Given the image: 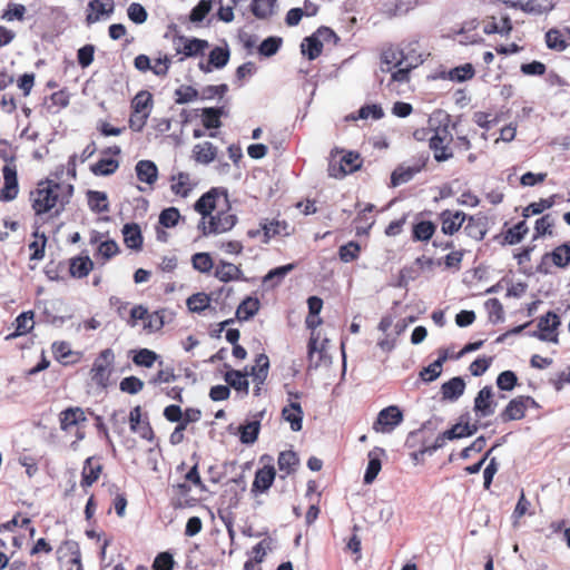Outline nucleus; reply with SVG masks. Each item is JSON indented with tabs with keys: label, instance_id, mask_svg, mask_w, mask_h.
<instances>
[{
	"label": "nucleus",
	"instance_id": "obj_1",
	"mask_svg": "<svg viewBox=\"0 0 570 570\" xmlns=\"http://www.w3.org/2000/svg\"><path fill=\"white\" fill-rule=\"evenodd\" d=\"M194 209L202 216L198 229L205 236L226 233L237 222L236 215L230 212L228 194L225 188H210L196 200Z\"/></svg>",
	"mask_w": 570,
	"mask_h": 570
},
{
	"label": "nucleus",
	"instance_id": "obj_2",
	"mask_svg": "<svg viewBox=\"0 0 570 570\" xmlns=\"http://www.w3.org/2000/svg\"><path fill=\"white\" fill-rule=\"evenodd\" d=\"M72 195L71 184L46 178L38 181L36 188L30 191L29 200L36 216L48 214L50 217H58L70 203Z\"/></svg>",
	"mask_w": 570,
	"mask_h": 570
},
{
	"label": "nucleus",
	"instance_id": "obj_3",
	"mask_svg": "<svg viewBox=\"0 0 570 570\" xmlns=\"http://www.w3.org/2000/svg\"><path fill=\"white\" fill-rule=\"evenodd\" d=\"M60 430L67 435H73L75 440L70 443L73 451L79 449V443L86 438V426L88 419L86 410L80 406H69L58 414Z\"/></svg>",
	"mask_w": 570,
	"mask_h": 570
},
{
	"label": "nucleus",
	"instance_id": "obj_4",
	"mask_svg": "<svg viewBox=\"0 0 570 570\" xmlns=\"http://www.w3.org/2000/svg\"><path fill=\"white\" fill-rule=\"evenodd\" d=\"M115 366V353L111 348L102 350L90 368V379L100 389H107Z\"/></svg>",
	"mask_w": 570,
	"mask_h": 570
},
{
	"label": "nucleus",
	"instance_id": "obj_5",
	"mask_svg": "<svg viewBox=\"0 0 570 570\" xmlns=\"http://www.w3.org/2000/svg\"><path fill=\"white\" fill-rule=\"evenodd\" d=\"M452 140V135L446 127L433 129L429 137V147L433 151L436 161H446L453 157V150L450 146Z\"/></svg>",
	"mask_w": 570,
	"mask_h": 570
},
{
	"label": "nucleus",
	"instance_id": "obj_6",
	"mask_svg": "<svg viewBox=\"0 0 570 570\" xmlns=\"http://www.w3.org/2000/svg\"><path fill=\"white\" fill-rule=\"evenodd\" d=\"M403 412L397 405L381 410L373 423V430L379 433H390L403 421Z\"/></svg>",
	"mask_w": 570,
	"mask_h": 570
},
{
	"label": "nucleus",
	"instance_id": "obj_7",
	"mask_svg": "<svg viewBox=\"0 0 570 570\" xmlns=\"http://www.w3.org/2000/svg\"><path fill=\"white\" fill-rule=\"evenodd\" d=\"M414 58L411 52L405 53L399 46L389 45L381 51V70L390 72L393 69L403 66L404 62Z\"/></svg>",
	"mask_w": 570,
	"mask_h": 570
},
{
	"label": "nucleus",
	"instance_id": "obj_8",
	"mask_svg": "<svg viewBox=\"0 0 570 570\" xmlns=\"http://www.w3.org/2000/svg\"><path fill=\"white\" fill-rule=\"evenodd\" d=\"M129 424L131 432L137 433L141 439L149 442L155 440V432L151 428L149 419L147 414L142 415L140 405H136L130 410Z\"/></svg>",
	"mask_w": 570,
	"mask_h": 570
},
{
	"label": "nucleus",
	"instance_id": "obj_9",
	"mask_svg": "<svg viewBox=\"0 0 570 570\" xmlns=\"http://www.w3.org/2000/svg\"><path fill=\"white\" fill-rule=\"evenodd\" d=\"M3 186L0 189V200L11 202L17 198L19 193V185L17 178V167L11 159L2 168Z\"/></svg>",
	"mask_w": 570,
	"mask_h": 570
},
{
	"label": "nucleus",
	"instance_id": "obj_10",
	"mask_svg": "<svg viewBox=\"0 0 570 570\" xmlns=\"http://www.w3.org/2000/svg\"><path fill=\"white\" fill-rule=\"evenodd\" d=\"M362 159L358 153L348 151L340 160L338 164L330 163L328 175L334 178L344 177L360 169Z\"/></svg>",
	"mask_w": 570,
	"mask_h": 570
},
{
	"label": "nucleus",
	"instance_id": "obj_11",
	"mask_svg": "<svg viewBox=\"0 0 570 570\" xmlns=\"http://www.w3.org/2000/svg\"><path fill=\"white\" fill-rule=\"evenodd\" d=\"M559 325V316L554 312L549 311L538 320V333H535V336L541 341L557 343Z\"/></svg>",
	"mask_w": 570,
	"mask_h": 570
},
{
	"label": "nucleus",
	"instance_id": "obj_12",
	"mask_svg": "<svg viewBox=\"0 0 570 570\" xmlns=\"http://www.w3.org/2000/svg\"><path fill=\"white\" fill-rule=\"evenodd\" d=\"M438 220L441 224V232L452 236L462 228L466 214L462 210L444 209L438 215Z\"/></svg>",
	"mask_w": 570,
	"mask_h": 570
},
{
	"label": "nucleus",
	"instance_id": "obj_13",
	"mask_svg": "<svg viewBox=\"0 0 570 570\" xmlns=\"http://www.w3.org/2000/svg\"><path fill=\"white\" fill-rule=\"evenodd\" d=\"M505 3L513 9H519L524 13L541 16L550 12L554 8L552 0H508Z\"/></svg>",
	"mask_w": 570,
	"mask_h": 570
},
{
	"label": "nucleus",
	"instance_id": "obj_14",
	"mask_svg": "<svg viewBox=\"0 0 570 570\" xmlns=\"http://www.w3.org/2000/svg\"><path fill=\"white\" fill-rule=\"evenodd\" d=\"M495 406L492 386L487 385L482 387L474 399L473 410L475 415L480 419L488 417L494 413Z\"/></svg>",
	"mask_w": 570,
	"mask_h": 570
},
{
	"label": "nucleus",
	"instance_id": "obj_15",
	"mask_svg": "<svg viewBox=\"0 0 570 570\" xmlns=\"http://www.w3.org/2000/svg\"><path fill=\"white\" fill-rule=\"evenodd\" d=\"M102 470L104 466L100 463L99 458L89 456L83 461L81 469L80 485L85 490V492H87V489L99 480Z\"/></svg>",
	"mask_w": 570,
	"mask_h": 570
},
{
	"label": "nucleus",
	"instance_id": "obj_16",
	"mask_svg": "<svg viewBox=\"0 0 570 570\" xmlns=\"http://www.w3.org/2000/svg\"><path fill=\"white\" fill-rule=\"evenodd\" d=\"M214 276L222 283L247 281L240 265H235L224 259H220L215 266Z\"/></svg>",
	"mask_w": 570,
	"mask_h": 570
},
{
	"label": "nucleus",
	"instance_id": "obj_17",
	"mask_svg": "<svg viewBox=\"0 0 570 570\" xmlns=\"http://www.w3.org/2000/svg\"><path fill=\"white\" fill-rule=\"evenodd\" d=\"M230 58V50L227 45L224 47H215L210 50L208 55L207 63L200 62L199 69L203 72H212L213 69H222L224 68Z\"/></svg>",
	"mask_w": 570,
	"mask_h": 570
},
{
	"label": "nucleus",
	"instance_id": "obj_18",
	"mask_svg": "<svg viewBox=\"0 0 570 570\" xmlns=\"http://www.w3.org/2000/svg\"><path fill=\"white\" fill-rule=\"evenodd\" d=\"M478 431L476 425H470L456 423L451 429L444 431L443 433L439 434L435 439L434 449L441 448L444 445L446 440H455V439H462L466 436L473 435Z\"/></svg>",
	"mask_w": 570,
	"mask_h": 570
},
{
	"label": "nucleus",
	"instance_id": "obj_19",
	"mask_svg": "<svg viewBox=\"0 0 570 570\" xmlns=\"http://www.w3.org/2000/svg\"><path fill=\"white\" fill-rule=\"evenodd\" d=\"M552 264L564 269L570 265V244L563 243L542 256L541 265Z\"/></svg>",
	"mask_w": 570,
	"mask_h": 570
},
{
	"label": "nucleus",
	"instance_id": "obj_20",
	"mask_svg": "<svg viewBox=\"0 0 570 570\" xmlns=\"http://www.w3.org/2000/svg\"><path fill=\"white\" fill-rule=\"evenodd\" d=\"M482 30L485 35L499 33L507 37L513 30L512 20L508 14L501 17L500 21L493 16L487 17L482 21Z\"/></svg>",
	"mask_w": 570,
	"mask_h": 570
},
{
	"label": "nucleus",
	"instance_id": "obj_21",
	"mask_svg": "<svg viewBox=\"0 0 570 570\" xmlns=\"http://www.w3.org/2000/svg\"><path fill=\"white\" fill-rule=\"evenodd\" d=\"M466 224L464 225V233L475 239L482 240L488 232V218L481 214L479 215H466Z\"/></svg>",
	"mask_w": 570,
	"mask_h": 570
},
{
	"label": "nucleus",
	"instance_id": "obj_22",
	"mask_svg": "<svg viewBox=\"0 0 570 570\" xmlns=\"http://www.w3.org/2000/svg\"><path fill=\"white\" fill-rule=\"evenodd\" d=\"M177 39L184 45L183 48H177V53H183L184 58L196 57L203 55L204 51L209 47L207 40L198 38H187L185 36H178Z\"/></svg>",
	"mask_w": 570,
	"mask_h": 570
},
{
	"label": "nucleus",
	"instance_id": "obj_23",
	"mask_svg": "<svg viewBox=\"0 0 570 570\" xmlns=\"http://www.w3.org/2000/svg\"><path fill=\"white\" fill-rule=\"evenodd\" d=\"M547 47L551 50L563 51L570 46V29L552 28L546 33Z\"/></svg>",
	"mask_w": 570,
	"mask_h": 570
},
{
	"label": "nucleus",
	"instance_id": "obj_24",
	"mask_svg": "<svg viewBox=\"0 0 570 570\" xmlns=\"http://www.w3.org/2000/svg\"><path fill=\"white\" fill-rule=\"evenodd\" d=\"M528 232H529V227H528L525 220H521L518 224H515L514 226L502 232L500 235H497L495 239L501 245H515V244L521 243V240L525 237Z\"/></svg>",
	"mask_w": 570,
	"mask_h": 570
},
{
	"label": "nucleus",
	"instance_id": "obj_25",
	"mask_svg": "<svg viewBox=\"0 0 570 570\" xmlns=\"http://www.w3.org/2000/svg\"><path fill=\"white\" fill-rule=\"evenodd\" d=\"M425 160L421 159L413 166L401 165L394 169L391 175V183L393 186H399L410 181L417 173L425 167Z\"/></svg>",
	"mask_w": 570,
	"mask_h": 570
},
{
	"label": "nucleus",
	"instance_id": "obj_26",
	"mask_svg": "<svg viewBox=\"0 0 570 570\" xmlns=\"http://www.w3.org/2000/svg\"><path fill=\"white\" fill-rule=\"evenodd\" d=\"M269 368V358L266 354L262 353L256 356L255 365L250 366L248 375L253 376L257 387L254 390L255 395L259 394V385L264 384L267 379Z\"/></svg>",
	"mask_w": 570,
	"mask_h": 570
},
{
	"label": "nucleus",
	"instance_id": "obj_27",
	"mask_svg": "<svg viewBox=\"0 0 570 570\" xmlns=\"http://www.w3.org/2000/svg\"><path fill=\"white\" fill-rule=\"evenodd\" d=\"M35 313L32 311L23 312L19 314L12 325L14 331L6 336L7 341H11L19 336L26 335L33 330L35 326Z\"/></svg>",
	"mask_w": 570,
	"mask_h": 570
},
{
	"label": "nucleus",
	"instance_id": "obj_28",
	"mask_svg": "<svg viewBox=\"0 0 570 570\" xmlns=\"http://www.w3.org/2000/svg\"><path fill=\"white\" fill-rule=\"evenodd\" d=\"M248 370L245 367L244 371L239 370H229L225 373L224 380L229 387H233L235 391L247 395L249 392V382L247 380Z\"/></svg>",
	"mask_w": 570,
	"mask_h": 570
},
{
	"label": "nucleus",
	"instance_id": "obj_29",
	"mask_svg": "<svg viewBox=\"0 0 570 570\" xmlns=\"http://www.w3.org/2000/svg\"><path fill=\"white\" fill-rule=\"evenodd\" d=\"M303 409L297 401H291L288 405L282 410V417L291 424L294 432H298L303 428Z\"/></svg>",
	"mask_w": 570,
	"mask_h": 570
},
{
	"label": "nucleus",
	"instance_id": "obj_30",
	"mask_svg": "<svg viewBox=\"0 0 570 570\" xmlns=\"http://www.w3.org/2000/svg\"><path fill=\"white\" fill-rule=\"evenodd\" d=\"M194 187L195 183H193L188 173L180 171L170 177V189L176 196L186 198Z\"/></svg>",
	"mask_w": 570,
	"mask_h": 570
},
{
	"label": "nucleus",
	"instance_id": "obj_31",
	"mask_svg": "<svg viewBox=\"0 0 570 570\" xmlns=\"http://www.w3.org/2000/svg\"><path fill=\"white\" fill-rule=\"evenodd\" d=\"M275 469L273 465H265L258 469L252 484L253 492H265L268 490L275 480Z\"/></svg>",
	"mask_w": 570,
	"mask_h": 570
},
{
	"label": "nucleus",
	"instance_id": "obj_32",
	"mask_svg": "<svg viewBox=\"0 0 570 570\" xmlns=\"http://www.w3.org/2000/svg\"><path fill=\"white\" fill-rule=\"evenodd\" d=\"M122 236L125 245L134 250H140L144 244V237L138 224L129 223L122 227Z\"/></svg>",
	"mask_w": 570,
	"mask_h": 570
},
{
	"label": "nucleus",
	"instance_id": "obj_33",
	"mask_svg": "<svg viewBox=\"0 0 570 570\" xmlns=\"http://www.w3.org/2000/svg\"><path fill=\"white\" fill-rule=\"evenodd\" d=\"M525 416V405L522 401V396L519 395L512 399L504 410L500 413L502 422L518 421Z\"/></svg>",
	"mask_w": 570,
	"mask_h": 570
},
{
	"label": "nucleus",
	"instance_id": "obj_34",
	"mask_svg": "<svg viewBox=\"0 0 570 570\" xmlns=\"http://www.w3.org/2000/svg\"><path fill=\"white\" fill-rule=\"evenodd\" d=\"M114 12V4L110 3L108 8L100 0H91L87 7L86 23L91 26L98 22L101 17H109Z\"/></svg>",
	"mask_w": 570,
	"mask_h": 570
},
{
	"label": "nucleus",
	"instance_id": "obj_35",
	"mask_svg": "<svg viewBox=\"0 0 570 570\" xmlns=\"http://www.w3.org/2000/svg\"><path fill=\"white\" fill-rule=\"evenodd\" d=\"M217 157V147L210 141L197 144L193 148V158L196 163L208 165Z\"/></svg>",
	"mask_w": 570,
	"mask_h": 570
},
{
	"label": "nucleus",
	"instance_id": "obj_36",
	"mask_svg": "<svg viewBox=\"0 0 570 570\" xmlns=\"http://www.w3.org/2000/svg\"><path fill=\"white\" fill-rule=\"evenodd\" d=\"M465 390V382L462 377L455 376L444 382L441 386V394L443 400L456 401L463 395Z\"/></svg>",
	"mask_w": 570,
	"mask_h": 570
},
{
	"label": "nucleus",
	"instance_id": "obj_37",
	"mask_svg": "<svg viewBox=\"0 0 570 570\" xmlns=\"http://www.w3.org/2000/svg\"><path fill=\"white\" fill-rule=\"evenodd\" d=\"M51 351L53 357L62 365L75 364L79 360L78 357L72 358L77 355V353L71 350L70 344L66 341L53 342L51 345Z\"/></svg>",
	"mask_w": 570,
	"mask_h": 570
},
{
	"label": "nucleus",
	"instance_id": "obj_38",
	"mask_svg": "<svg viewBox=\"0 0 570 570\" xmlns=\"http://www.w3.org/2000/svg\"><path fill=\"white\" fill-rule=\"evenodd\" d=\"M94 269V262L89 256H77L70 259L69 273L75 278H83Z\"/></svg>",
	"mask_w": 570,
	"mask_h": 570
},
{
	"label": "nucleus",
	"instance_id": "obj_39",
	"mask_svg": "<svg viewBox=\"0 0 570 570\" xmlns=\"http://www.w3.org/2000/svg\"><path fill=\"white\" fill-rule=\"evenodd\" d=\"M191 488L187 483H177L171 487L173 498L171 505L175 509H183L193 505V499H189V492Z\"/></svg>",
	"mask_w": 570,
	"mask_h": 570
},
{
	"label": "nucleus",
	"instance_id": "obj_40",
	"mask_svg": "<svg viewBox=\"0 0 570 570\" xmlns=\"http://www.w3.org/2000/svg\"><path fill=\"white\" fill-rule=\"evenodd\" d=\"M384 454L383 449H374L368 452V464L364 474V483L371 484L377 476L382 468L380 455Z\"/></svg>",
	"mask_w": 570,
	"mask_h": 570
},
{
	"label": "nucleus",
	"instance_id": "obj_41",
	"mask_svg": "<svg viewBox=\"0 0 570 570\" xmlns=\"http://www.w3.org/2000/svg\"><path fill=\"white\" fill-rule=\"evenodd\" d=\"M136 174L140 181L153 185L158 178V168L151 160H139L136 164Z\"/></svg>",
	"mask_w": 570,
	"mask_h": 570
},
{
	"label": "nucleus",
	"instance_id": "obj_42",
	"mask_svg": "<svg viewBox=\"0 0 570 570\" xmlns=\"http://www.w3.org/2000/svg\"><path fill=\"white\" fill-rule=\"evenodd\" d=\"M261 307L259 299L256 297L247 296L240 302L236 309V317L239 321H247L255 316Z\"/></svg>",
	"mask_w": 570,
	"mask_h": 570
},
{
	"label": "nucleus",
	"instance_id": "obj_43",
	"mask_svg": "<svg viewBox=\"0 0 570 570\" xmlns=\"http://www.w3.org/2000/svg\"><path fill=\"white\" fill-rule=\"evenodd\" d=\"M436 230V225L431 220H421L412 227V239L414 242H429Z\"/></svg>",
	"mask_w": 570,
	"mask_h": 570
},
{
	"label": "nucleus",
	"instance_id": "obj_44",
	"mask_svg": "<svg viewBox=\"0 0 570 570\" xmlns=\"http://www.w3.org/2000/svg\"><path fill=\"white\" fill-rule=\"evenodd\" d=\"M89 208L97 214L109 212V202L107 194L99 190H89L87 193Z\"/></svg>",
	"mask_w": 570,
	"mask_h": 570
},
{
	"label": "nucleus",
	"instance_id": "obj_45",
	"mask_svg": "<svg viewBox=\"0 0 570 570\" xmlns=\"http://www.w3.org/2000/svg\"><path fill=\"white\" fill-rule=\"evenodd\" d=\"M446 360V351H441L439 357L433 363L422 368L420 372V377L425 382H432L436 380L440 376L442 372V365Z\"/></svg>",
	"mask_w": 570,
	"mask_h": 570
},
{
	"label": "nucleus",
	"instance_id": "obj_46",
	"mask_svg": "<svg viewBox=\"0 0 570 570\" xmlns=\"http://www.w3.org/2000/svg\"><path fill=\"white\" fill-rule=\"evenodd\" d=\"M384 111L377 104L364 105L356 112H353L346 117L347 120L368 119L379 120L383 118Z\"/></svg>",
	"mask_w": 570,
	"mask_h": 570
},
{
	"label": "nucleus",
	"instance_id": "obj_47",
	"mask_svg": "<svg viewBox=\"0 0 570 570\" xmlns=\"http://www.w3.org/2000/svg\"><path fill=\"white\" fill-rule=\"evenodd\" d=\"M422 62H423V60L420 58V56L407 60L406 62L403 63V66L395 68L396 70L392 72V75H391L392 81H395V82L409 81L411 70L416 68Z\"/></svg>",
	"mask_w": 570,
	"mask_h": 570
},
{
	"label": "nucleus",
	"instance_id": "obj_48",
	"mask_svg": "<svg viewBox=\"0 0 570 570\" xmlns=\"http://www.w3.org/2000/svg\"><path fill=\"white\" fill-rule=\"evenodd\" d=\"M277 0H253L250 9L258 19H267L274 13Z\"/></svg>",
	"mask_w": 570,
	"mask_h": 570
},
{
	"label": "nucleus",
	"instance_id": "obj_49",
	"mask_svg": "<svg viewBox=\"0 0 570 570\" xmlns=\"http://www.w3.org/2000/svg\"><path fill=\"white\" fill-rule=\"evenodd\" d=\"M187 308L193 313H202L210 305V296L204 292L195 293L186 301Z\"/></svg>",
	"mask_w": 570,
	"mask_h": 570
},
{
	"label": "nucleus",
	"instance_id": "obj_50",
	"mask_svg": "<svg viewBox=\"0 0 570 570\" xmlns=\"http://www.w3.org/2000/svg\"><path fill=\"white\" fill-rule=\"evenodd\" d=\"M223 115L222 108L208 107L204 108L202 112V121L206 129H217L222 126L220 117Z\"/></svg>",
	"mask_w": 570,
	"mask_h": 570
},
{
	"label": "nucleus",
	"instance_id": "obj_51",
	"mask_svg": "<svg viewBox=\"0 0 570 570\" xmlns=\"http://www.w3.org/2000/svg\"><path fill=\"white\" fill-rule=\"evenodd\" d=\"M302 53L307 56L309 60H314L321 56L323 43L315 36L306 37L302 42Z\"/></svg>",
	"mask_w": 570,
	"mask_h": 570
},
{
	"label": "nucleus",
	"instance_id": "obj_52",
	"mask_svg": "<svg viewBox=\"0 0 570 570\" xmlns=\"http://www.w3.org/2000/svg\"><path fill=\"white\" fill-rule=\"evenodd\" d=\"M119 167V161L112 158H102L90 166V170L95 176H109Z\"/></svg>",
	"mask_w": 570,
	"mask_h": 570
},
{
	"label": "nucleus",
	"instance_id": "obj_53",
	"mask_svg": "<svg viewBox=\"0 0 570 570\" xmlns=\"http://www.w3.org/2000/svg\"><path fill=\"white\" fill-rule=\"evenodd\" d=\"M191 265L195 271L208 274L214 268V261L209 253L199 252L191 256Z\"/></svg>",
	"mask_w": 570,
	"mask_h": 570
},
{
	"label": "nucleus",
	"instance_id": "obj_54",
	"mask_svg": "<svg viewBox=\"0 0 570 570\" xmlns=\"http://www.w3.org/2000/svg\"><path fill=\"white\" fill-rule=\"evenodd\" d=\"M35 240H32L29 245V259L30 261H40L45 257V249L47 244V237L45 234L39 235L37 232L33 234Z\"/></svg>",
	"mask_w": 570,
	"mask_h": 570
},
{
	"label": "nucleus",
	"instance_id": "obj_55",
	"mask_svg": "<svg viewBox=\"0 0 570 570\" xmlns=\"http://www.w3.org/2000/svg\"><path fill=\"white\" fill-rule=\"evenodd\" d=\"M184 219L180 215V212L176 207H168L161 210L159 214L158 223L165 228H173L178 225V223Z\"/></svg>",
	"mask_w": 570,
	"mask_h": 570
},
{
	"label": "nucleus",
	"instance_id": "obj_56",
	"mask_svg": "<svg viewBox=\"0 0 570 570\" xmlns=\"http://www.w3.org/2000/svg\"><path fill=\"white\" fill-rule=\"evenodd\" d=\"M298 462L297 454L291 450L281 452L277 459L278 469L286 474L294 472Z\"/></svg>",
	"mask_w": 570,
	"mask_h": 570
},
{
	"label": "nucleus",
	"instance_id": "obj_57",
	"mask_svg": "<svg viewBox=\"0 0 570 570\" xmlns=\"http://www.w3.org/2000/svg\"><path fill=\"white\" fill-rule=\"evenodd\" d=\"M159 358V355L149 350L140 348L134 352L132 362L137 366L151 367Z\"/></svg>",
	"mask_w": 570,
	"mask_h": 570
},
{
	"label": "nucleus",
	"instance_id": "obj_58",
	"mask_svg": "<svg viewBox=\"0 0 570 570\" xmlns=\"http://www.w3.org/2000/svg\"><path fill=\"white\" fill-rule=\"evenodd\" d=\"M153 106V95L149 91H139L131 100V109L139 112H149Z\"/></svg>",
	"mask_w": 570,
	"mask_h": 570
},
{
	"label": "nucleus",
	"instance_id": "obj_59",
	"mask_svg": "<svg viewBox=\"0 0 570 570\" xmlns=\"http://www.w3.org/2000/svg\"><path fill=\"white\" fill-rule=\"evenodd\" d=\"M475 76V70L472 63H464L452 68L449 71V79L456 82L471 80Z\"/></svg>",
	"mask_w": 570,
	"mask_h": 570
},
{
	"label": "nucleus",
	"instance_id": "obj_60",
	"mask_svg": "<svg viewBox=\"0 0 570 570\" xmlns=\"http://www.w3.org/2000/svg\"><path fill=\"white\" fill-rule=\"evenodd\" d=\"M361 246L357 242L351 240L338 248V257L343 263H352L360 257Z\"/></svg>",
	"mask_w": 570,
	"mask_h": 570
},
{
	"label": "nucleus",
	"instance_id": "obj_61",
	"mask_svg": "<svg viewBox=\"0 0 570 570\" xmlns=\"http://www.w3.org/2000/svg\"><path fill=\"white\" fill-rule=\"evenodd\" d=\"M525 514L533 515L534 511L531 510V502L525 498L524 491L521 490L520 498L512 513L513 525L519 524V520Z\"/></svg>",
	"mask_w": 570,
	"mask_h": 570
},
{
	"label": "nucleus",
	"instance_id": "obj_62",
	"mask_svg": "<svg viewBox=\"0 0 570 570\" xmlns=\"http://www.w3.org/2000/svg\"><path fill=\"white\" fill-rule=\"evenodd\" d=\"M554 227V219L550 214L543 215L535 220L534 225V238L542 237L544 235L552 236Z\"/></svg>",
	"mask_w": 570,
	"mask_h": 570
},
{
	"label": "nucleus",
	"instance_id": "obj_63",
	"mask_svg": "<svg viewBox=\"0 0 570 570\" xmlns=\"http://www.w3.org/2000/svg\"><path fill=\"white\" fill-rule=\"evenodd\" d=\"M199 92L193 86L183 85L175 90V102L178 105L188 104L198 98Z\"/></svg>",
	"mask_w": 570,
	"mask_h": 570
},
{
	"label": "nucleus",
	"instance_id": "obj_64",
	"mask_svg": "<svg viewBox=\"0 0 570 570\" xmlns=\"http://www.w3.org/2000/svg\"><path fill=\"white\" fill-rule=\"evenodd\" d=\"M293 265H284L269 271L263 278L265 285L275 286L278 284L292 269Z\"/></svg>",
	"mask_w": 570,
	"mask_h": 570
}]
</instances>
